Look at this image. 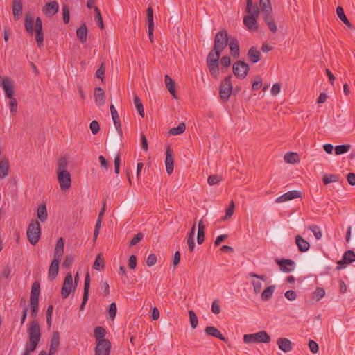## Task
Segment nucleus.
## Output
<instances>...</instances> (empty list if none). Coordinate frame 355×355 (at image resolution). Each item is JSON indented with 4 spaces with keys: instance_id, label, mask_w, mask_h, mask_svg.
<instances>
[{
    "instance_id": "f257e3e1",
    "label": "nucleus",
    "mask_w": 355,
    "mask_h": 355,
    "mask_svg": "<svg viewBox=\"0 0 355 355\" xmlns=\"http://www.w3.org/2000/svg\"><path fill=\"white\" fill-rule=\"evenodd\" d=\"M34 19L30 13L26 14L24 26L26 31L33 35L35 32V40L39 47L43 46L44 34L42 31V21L40 17L35 19V28H33Z\"/></svg>"
},
{
    "instance_id": "f03ea898",
    "label": "nucleus",
    "mask_w": 355,
    "mask_h": 355,
    "mask_svg": "<svg viewBox=\"0 0 355 355\" xmlns=\"http://www.w3.org/2000/svg\"><path fill=\"white\" fill-rule=\"evenodd\" d=\"M222 52L219 50H214V48H213L207 58V64L209 73L215 78H218L220 75L219 60Z\"/></svg>"
},
{
    "instance_id": "7ed1b4c3",
    "label": "nucleus",
    "mask_w": 355,
    "mask_h": 355,
    "mask_svg": "<svg viewBox=\"0 0 355 355\" xmlns=\"http://www.w3.org/2000/svg\"><path fill=\"white\" fill-rule=\"evenodd\" d=\"M41 236V227L37 220H32L28 226L27 238L28 241L35 245Z\"/></svg>"
},
{
    "instance_id": "20e7f679",
    "label": "nucleus",
    "mask_w": 355,
    "mask_h": 355,
    "mask_svg": "<svg viewBox=\"0 0 355 355\" xmlns=\"http://www.w3.org/2000/svg\"><path fill=\"white\" fill-rule=\"evenodd\" d=\"M270 340V336L266 331L245 334L243 336V342L245 343H269Z\"/></svg>"
},
{
    "instance_id": "39448f33",
    "label": "nucleus",
    "mask_w": 355,
    "mask_h": 355,
    "mask_svg": "<svg viewBox=\"0 0 355 355\" xmlns=\"http://www.w3.org/2000/svg\"><path fill=\"white\" fill-rule=\"evenodd\" d=\"M231 79L232 75L225 77L220 85L219 94L223 102L227 101L232 94L233 87Z\"/></svg>"
},
{
    "instance_id": "423d86ee",
    "label": "nucleus",
    "mask_w": 355,
    "mask_h": 355,
    "mask_svg": "<svg viewBox=\"0 0 355 355\" xmlns=\"http://www.w3.org/2000/svg\"><path fill=\"white\" fill-rule=\"evenodd\" d=\"M230 37H229L227 31L226 30H221L218 31L214 37V50H219L223 51L227 46Z\"/></svg>"
},
{
    "instance_id": "0eeeda50",
    "label": "nucleus",
    "mask_w": 355,
    "mask_h": 355,
    "mask_svg": "<svg viewBox=\"0 0 355 355\" xmlns=\"http://www.w3.org/2000/svg\"><path fill=\"white\" fill-rule=\"evenodd\" d=\"M259 15V10L257 6L253 9L252 13L245 16L243 18V24L246 26L248 29L257 31L258 30V24L257 18Z\"/></svg>"
},
{
    "instance_id": "6e6552de",
    "label": "nucleus",
    "mask_w": 355,
    "mask_h": 355,
    "mask_svg": "<svg viewBox=\"0 0 355 355\" xmlns=\"http://www.w3.org/2000/svg\"><path fill=\"white\" fill-rule=\"evenodd\" d=\"M249 65L244 61H236L232 66L233 73L240 79L245 78L249 71Z\"/></svg>"
},
{
    "instance_id": "1a4fd4ad",
    "label": "nucleus",
    "mask_w": 355,
    "mask_h": 355,
    "mask_svg": "<svg viewBox=\"0 0 355 355\" xmlns=\"http://www.w3.org/2000/svg\"><path fill=\"white\" fill-rule=\"evenodd\" d=\"M29 340H40L41 339V330L38 321L36 319L33 320L27 330Z\"/></svg>"
},
{
    "instance_id": "9d476101",
    "label": "nucleus",
    "mask_w": 355,
    "mask_h": 355,
    "mask_svg": "<svg viewBox=\"0 0 355 355\" xmlns=\"http://www.w3.org/2000/svg\"><path fill=\"white\" fill-rule=\"evenodd\" d=\"M71 291H74L73 286V277L71 272H68L64 277L61 290V295L62 298H67Z\"/></svg>"
},
{
    "instance_id": "9b49d317",
    "label": "nucleus",
    "mask_w": 355,
    "mask_h": 355,
    "mask_svg": "<svg viewBox=\"0 0 355 355\" xmlns=\"http://www.w3.org/2000/svg\"><path fill=\"white\" fill-rule=\"evenodd\" d=\"M58 174V180L61 189H68L71 184V174L68 171H59Z\"/></svg>"
},
{
    "instance_id": "f8f14e48",
    "label": "nucleus",
    "mask_w": 355,
    "mask_h": 355,
    "mask_svg": "<svg viewBox=\"0 0 355 355\" xmlns=\"http://www.w3.org/2000/svg\"><path fill=\"white\" fill-rule=\"evenodd\" d=\"M111 348L112 343L109 340L97 343L94 348L95 355H110Z\"/></svg>"
},
{
    "instance_id": "ddd939ff",
    "label": "nucleus",
    "mask_w": 355,
    "mask_h": 355,
    "mask_svg": "<svg viewBox=\"0 0 355 355\" xmlns=\"http://www.w3.org/2000/svg\"><path fill=\"white\" fill-rule=\"evenodd\" d=\"M276 263L279 265V269L282 272H290L294 270L295 262L292 259H275Z\"/></svg>"
},
{
    "instance_id": "4468645a",
    "label": "nucleus",
    "mask_w": 355,
    "mask_h": 355,
    "mask_svg": "<svg viewBox=\"0 0 355 355\" xmlns=\"http://www.w3.org/2000/svg\"><path fill=\"white\" fill-rule=\"evenodd\" d=\"M123 132L116 131V133H112L107 139L108 145L110 148H118L121 145Z\"/></svg>"
},
{
    "instance_id": "2eb2a0df",
    "label": "nucleus",
    "mask_w": 355,
    "mask_h": 355,
    "mask_svg": "<svg viewBox=\"0 0 355 355\" xmlns=\"http://www.w3.org/2000/svg\"><path fill=\"white\" fill-rule=\"evenodd\" d=\"M90 286V276L89 272H87L85 275V284H84V293L83 297L82 303L79 307L80 311H83L85 308L86 303L89 299V290Z\"/></svg>"
},
{
    "instance_id": "dca6fc26",
    "label": "nucleus",
    "mask_w": 355,
    "mask_h": 355,
    "mask_svg": "<svg viewBox=\"0 0 355 355\" xmlns=\"http://www.w3.org/2000/svg\"><path fill=\"white\" fill-rule=\"evenodd\" d=\"M60 346V333L58 331L53 332L49 355H54Z\"/></svg>"
},
{
    "instance_id": "f3484780",
    "label": "nucleus",
    "mask_w": 355,
    "mask_h": 355,
    "mask_svg": "<svg viewBox=\"0 0 355 355\" xmlns=\"http://www.w3.org/2000/svg\"><path fill=\"white\" fill-rule=\"evenodd\" d=\"M301 196V192L297 190L290 191L276 199V202H283L285 201L291 200L300 198Z\"/></svg>"
},
{
    "instance_id": "a211bd4d",
    "label": "nucleus",
    "mask_w": 355,
    "mask_h": 355,
    "mask_svg": "<svg viewBox=\"0 0 355 355\" xmlns=\"http://www.w3.org/2000/svg\"><path fill=\"white\" fill-rule=\"evenodd\" d=\"M172 150L168 146L166 152L165 165L168 174H171L174 168V159L172 155Z\"/></svg>"
},
{
    "instance_id": "6ab92c4d",
    "label": "nucleus",
    "mask_w": 355,
    "mask_h": 355,
    "mask_svg": "<svg viewBox=\"0 0 355 355\" xmlns=\"http://www.w3.org/2000/svg\"><path fill=\"white\" fill-rule=\"evenodd\" d=\"M59 10V5L57 1H51L45 4L43 8V12L47 15L52 17L55 15Z\"/></svg>"
},
{
    "instance_id": "aec40b11",
    "label": "nucleus",
    "mask_w": 355,
    "mask_h": 355,
    "mask_svg": "<svg viewBox=\"0 0 355 355\" xmlns=\"http://www.w3.org/2000/svg\"><path fill=\"white\" fill-rule=\"evenodd\" d=\"M60 259L58 258H53V260L52 261L49 269V278L51 280H53L56 278L58 270H59V263Z\"/></svg>"
},
{
    "instance_id": "412c9836",
    "label": "nucleus",
    "mask_w": 355,
    "mask_h": 355,
    "mask_svg": "<svg viewBox=\"0 0 355 355\" xmlns=\"http://www.w3.org/2000/svg\"><path fill=\"white\" fill-rule=\"evenodd\" d=\"M279 349L284 352H288L293 349V344L291 341L286 338H279L277 340Z\"/></svg>"
},
{
    "instance_id": "4be33fe9",
    "label": "nucleus",
    "mask_w": 355,
    "mask_h": 355,
    "mask_svg": "<svg viewBox=\"0 0 355 355\" xmlns=\"http://www.w3.org/2000/svg\"><path fill=\"white\" fill-rule=\"evenodd\" d=\"M205 332L206 334L217 338L225 343L227 342V339L223 336V335L220 333V331L215 327L209 326L207 327L205 329Z\"/></svg>"
},
{
    "instance_id": "5701e85b",
    "label": "nucleus",
    "mask_w": 355,
    "mask_h": 355,
    "mask_svg": "<svg viewBox=\"0 0 355 355\" xmlns=\"http://www.w3.org/2000/svg\"><path fill=\"white\" fill-rule=\"evenodd\" d=\"M295 240V244L300 252H305L309 250L310 248L309 243L300 235H297Z\"/></svg>"
},
{
    "instance_id": "b1692460",
    "label": "nucleus",
    "mask_w": 355,
    "mask_h": 355,
    "mask_svg": "<svg viewBox=\"0 0 355 355\" xmlns=\"http://www.w3.org/2000/svg\"><path fill=\"white\" fill-rule=\"evenodd\" d=\"M12 8L15 20H18L23 12V3L21 0H14Z\"/></svg>"
},
{
    "instance_id": "393cba45",
    "label": "nucleus",
    "mask_w": 355,
    "mask_h": 355,
    "mask_svg": "<svg viewBox=\"0 0 355 355\" xmlns=\"http://www.w3.org/2000/svg\"><path fill=\"white\" fill-rule=\"evenodd\" d=\"M230 46V53L232 55L234 58H239V44L237 39L235 37H230V40L229 42L228 45Z\"/></svg>"
},
{
    "instance_id": "a878e982",
    "label": "nucleus",
    "mask_w": 355,
    "mask_h": 355,
    "mask_svg": "<svg viewBox=\"0 0 355 355\" xmlns=\"http://www.w3.org/2000/svg\"><path fill=\"white\" fill-rule=\"evenodd\" d=\"M96 103L98 106H102L105 103V94L101 87H96L94 91Z\"/></svg>"
},
{
    "instance_id": "bb28decb",
    "label": "nucleus",
    "mask_w": 355,
    "mask_h": 355,
    "mask_svg": "<svg viewBox=\"0 0 355 355\" xmlns=\"http://www.w3.org/2000/svg\"><path fill=\"white\" fill-rule=\"evenodd\" d=\"M164 79H165L166 87H167L170 94L172 95V96L174 98H177L175 81L167 74L165 75Z\"/></svg>"
},
{
    "instance_id": "cd10ccee",
    "label": "nucleus",
    "mask_w": 355,
    "mask_h": 355,
    "mask_svg": "<svg viewBox=\"0 0 355 355\" xmlns=\"http://www.w3.org/2000/svg\"><path fill=\"white\" fill-rule=\"evenodd\" d=\"M1 85L3 87L6 96L9 98L13 97L14 95V90H13V86L12 85L11 81L8 79L5 78L2 80Z\"/></svg>"
},
{
    "instance_id": "c85d7f7f",
    "label": "nucleus",
    "mask_w": 355,
    "mask_h": 355,
    "mask_svg": "<svg viewBox=\"0 0 355 355\" xmlns=\"http://www.w3.org/2000/svg\"><path fill=\"white\" fill-rule=\"evenodd\" d=\"M247 55L252 63L258 62L261 60V53L254 46L250 48Z\"/></svg>"
},
{
    "instance_id": "c756f323",
    "label": "nucleus",
    "mask_w": 355,
    "mask_h": 355,
    "mask_svg": "<svg viewBox=\"0 0 355 355\" xmlns=\"http://www.w3.org/2000/svg\"><path fill=\"white\" fill-rule=\"evenodd\" d=\"M40 295V284L38 281H35L32 284L31 292V301H39Z\"/></svg>"
},
{
    "instance_id": "7c9ffc66",
    "label": "nucleus",
    "mask_w": 355,
    "mask_h": 355,
    "mask_svg": "<svg viewBox=\"0 0 355 355\" xmlns=\"http://www.w3.org/2000/svg\"><path fill=\"white\" fill-rule=\"evenodd\" d=\"M106 335V330L103 327H96L94 329V337L96 338V343H101L102 341L107 340L108 339L105 338Z\"/></svg>"
},
{
    "instance_id": "2f4dec72",
    "label": "nucleus",
    "mask_w": 355,
    "mask_h": 355,
    "mask_svg": "<svg viewBox=\"0 0 355 355\" xmlns=\"http://www.w3.org/2000/svg\"><path fill=\"white\" fill-rule=\"evenodd\" d=\"M76 35L77 37L82 44L86 42L87 36V28L85 23H83L78 28H77Z\"/></svg>"
},
{
    "instance_id": "473e14b6",
    "label": "nucleus",
    "mask_w": 355,
    "mask_h": 355,
    "mask_svg": "<svg viewBox=\"0 0 355 355\" xmlns=\"http://www.w3.org/2000/svg\"><path fill=\"white\" fill-rule=\"evenodd\" d=\"M9 173V162L6 157L0 160V178H3Z\"/></svg>"
},
{
    "instance_id": "72a5a7b5",
    "label": "nucleus",
    "mask_w": 355,
    "mask_h": 355,
    "mask_svg": "<svg viewBox=\"0 0 355 355\" xmlns=\"http://www.w3.org/2000/svg\"><path fill=\"white\" fill-rule=\"evenodd\" d=\"M64 241L62 238H60L57 243L54 250V257L60 259L62 258L64 252Z\"/></svg>"
},
{
    "instance_id": "f704fd0d",
    "label": "nucleus",
    "mask_w": 355,
    "mask_h": 355,
    "mask_svg": "<svg viewBox=\"0 0 355 355\" xmlns=\"http://www.w3.org/2000/svg\"><path fill=\"white\" fill-rule=\"evenodd\" d=\"M336 13L339 19L350 29L353 28V25L346 17L344 10L341 6H338L336 8Z\"/></svg>"
},
{
    "instance_id": "c9c22d12",
    "label": "nucleus",
    "mask_w": 355,
    "mask_h": 355,
    "mask_svg": "<svg viewBox=\"0 0 355 355\" xmlns=\"http://www.w3.org/2000/svg\"><path fill=\"white\" fill-rule=\"evenodd\" d=\"M37 218L41 222H44L48 217L46 207L44 204H41L37 211Z\"/></svg>"
},
{
    "instance_id": "e433bc0d",
    "label": "nucleus",
    "mask_w": 355,
    "mask_h": 355,
    "mask_svg": "<svg viewBox=\"0 0 355 355\" xmlns=\"http://www.w3.org/2000/svg\"><path fill=\"white\" fill-rule=\"evenodd\" d=\"M275 289V285L269 286L266 288H265L261 295V300L264 302L269 300L272 296Z\"/></svg>"
},
{
    "instance_id": "4c0bfd02",
    "label": "nucleus",
    "mask_w": 355,
    "mask_h": 355,
    "mask_svg": "<svg viewBox=\"0 0 355 355\" xmlns=\"http://www.w3.org/2000/svg\"><path fill=\"white\" fill-rule=\"evenodd\" d=\"M93 268L98 271H101L105 268V260L101 254H98L94 261Z\"/></svg>"
},
{
    "instance_id": "58836bf2",
    "label": "nucleus",
    "mask_w": 355,
    "mask_h": 355,
    "mask_svg": "<svg viewBox=\"0 0 355 355\" xmlns=\"http://www.w3.org/2000/svg\"><path fill=\"white\" fill-rule=\"evenodd\" d=\"M133 101H134L135 106L137 108L139 114L142 118H144L145 113H144L143 103H142L141 99L139 98V96L137 94H135L134 98H133Z\"/></svg>"
},
{
    "instance_id": "ea45409f",
    "label": "nucleus",
    "mask_w": 355,
    "mask_h": 355,
    "mask_svg": "<svg viewBox=\"0 0 355 355\" xmlns=\"http://www.w3.org/2000/svg\"><path fill=\"white\" fill-rule=\"evenodd\" d=\"M343 261L346 264H351L355 261V253L352 250H348L343 255Z\"/></svg>"
},
{
    "instance_id": "a19ab883",
    "label": "nucleus",
    "mask_w": 355,
    "mask_h": 355,
    "mask_svg": "<svg viewBox=\"0 0 355 355\" xmlns=\"http://www.w3.org/2000/svg\"><path fill=\"white\" fill-rule=\"evenodd\" d=\"M284 160L288 164H295L300 162V158L297 153L290 152L285 155Z\"/></svg>"
},
{
    "instance_id": "79ce46f5",
    "label": "nucleus",
    "mask_w": 355,
    "mask_h": 355,
    "mask_svg": "<svg viewBox=\"0 0 355 355\" xmlns=\"http://www.w3.org/2000/svg\"><path fill=\"white\" fill-rule=\"evenodd\" d=\"M339 180V175L337 174H324L322 177V182L324 184L331 182H336Z\"/></svg>"
},
{
    "instance_id": "37998d69",
    "label": "nucleus",
    "mask_w": 355,
    "mask_h": 355,
    "mask_svg": "<svg viewBox=\"0 0 355 355\" xmlns=\"http://www.w3.org/2000/svg\"><path fill=\"white\" fill-rule=\"evenodd\" d=\"M94 10L95 12V16H94L95 21L96 22V24H98V26H99V28L101 29H103L104 24H103V17H102L100 10L97 6H94Z\"/></svg>"
},
{
    "instance_id": "c03bdc74",
    "label": "nucleus",
    "mask_w": 355,
    "mask_h": 355,
    "mask_svg": "<svg viewBox=\"0 0 355 355\" xmlns=\"http://www.w3.org/2000/svg\"><path fill=\"white\" fill-rule=\"evenodd\" d=\"M186 125L184 123H180L178 127H174L170 129L169 134L172 135H178L183 133L185 131Z\"/></svg>"
},
{
    "instance_id": "a18cd8bd",
    "label": "nucleus",
    "mask_w": 355,
    "mask_h": 355,
    "mask_svg": "<svg viewBox=\"0 0 355 355\" xmlns=\"http://www.w3.org/2000/svg\"><path fill=\"white\" fill-rule=\"evenodd\" d=\"M350 148L351 145L349 144L338 145L335 147V154L336 155H340L346 153L350 150Z\"/></svg>"
},
{
    "instance_id": "49530a36",
    "label": "nucleus",
    "mask_w": 355,
    "mask_h": 355,
    "mask_svg": "<svg viewBox=\"0 0 355 355\" xmlns=\"http://www.w3.org/2000/svg\"><path fill=\"white\" fill-rule=\"evenodd\" d=\"M259 6L261 12H272V7L270 0H260Z\"/></svg>"
},
{
    "instance_id": "de8ad7c7",
    "label": "nucleus",
    "mask_w": 355,
    "mask_h": 355,
    "mask_svg": "<svg viewBox=\"0 0 355 355\" xmlns=\"http://www.w3.org/2000/svg\"><path fill=\"white\" fill-rule=\"evenodd\" d=\"M67 158L65 157H61L58 162L57 173L59 171H67Z\"/></svg>"
},
{
    "instance_id": "09e8293b",
    "label": "nucleus",
    "mask_w": 355,
    "mask_h": 355,
    "mask_svg": "<svg viewBox=\"0 0 355 355\" xmlns=\"http://www.w3.org/2000/svg\"><path fill=\"white\" fill-rule=\"evenodd\" d=\"M189 322L191 324V326L193 329H195L197 327L198 324V320L196 314L193 310L189 311Z\"/></svg>"
},
{
    "instance_id": "8fccbe9b",
    "label": "nucleus",
    "mask_w": 355,
    "mask_h": 355,
    "mask_svg": "<svg viewBox=\"0 0 355 355\" xmlns=\"http://www.w3.org/2000/svg\"><path fill=\"white\" fill-rule=\"evenodd\" d=\"M105 72V64L104 62H102L99 68L96 71V76L98 78L101 79L102 83L104 82Z\"/></svg>"
},
{
    "instance_id": "3c124183",
    "label": "nucleus",
    "mask_w": 355,
    "mask_h": 355,
    "mask_svg": "<svg viewBox=\"0 0 355 355\" xmlns=\"http://www.w3.org/2000/svg\"><path fill=\"white\" fill-rule=\"evenodd\" d=\"M223 180L221 175H211L207 179L208 184L211 186L218 184Z\"/></svg>"
},
{
    "instance_id": "603ef678",
    "label": "nucleus",
    "mask_w": 355,
    "mask_h": 355,
    "mask_svg": "<svg viewBox=\"0 0 355 355\" xmlns=\"http://www.w3.org/2000/svg\"><path fill=\"white\" fill-rule=\"evenodd\" d=\"M146 18L148 26H154L153 21V10L151 6L148 7L146 10Z\"/></svg>"
},
{
    "instance_id": "864d4df0",
    "label": "nucleus",
    "mask_w": 355,
    "mask_h": 355,
    "mask_svg": "<svg viewBox=\"0 0 355 355\" xmlns=\"http://www.w3.org/2000/svg\"><path fill=\"white\" fill-rule=\"evenodd\" d=\"M39 311V301H31V315L36 318Z\"/></svg>"
},
{
    "instance_id": "5fc2aeb1",
    "label": "nucleus",
    "mask_w": 355,
    "mask_h": 355,
    "mask_svg": "<svg viewBox=\"0 0 355 355\" xmlns=\"http://www.w3.org/2000/svg\"><path fill=\"white\" fill-rule=\"evenodd\" d=\"M62 15L63 21L64 24H67L69 22L70 19V11L69 7L67 4L62 6Z\"/></svg>"
},
{
    "instance_id": "6e6d98bb",
    "label": "nucleus",
    "mask_w": 355,
    "mask_h": 355,
    "mask_svg": "<svg viewBox=\"0 0 355 355\" xmlns=\"http://www.w3.org/2000/svg\"><path fill=\"white\" fill-rule=\"evenodd\" d=\"M325 290L323 288L317 287L313 293V298H315L316 301H319L325 295Z\"/></svg>"
},
{
    "instance_id": "4d7b16f0",
    "label": "nucleus",
    "mask_w": 355,
    "mask_h": 355,
    "mask_svg": "<svg viewBox=\"0 0 355 355\" xmlns=\"http://www.w3.org/2000/svg\"><path fill=\"white\" fill-rule=\"evenodd\" d=\"M309 230H310L313 234H314L315 237L317 239H320L322 237V232L320 231V227L318 225H313L311 226H309L308 227Z\"/></svg>"
},
{
    "instance_id": "13d9d810",
    "label": "nucleus",
    "mask_w": 355,
    "mask_h": 355,
    "mask_svg": "<svg viewBox=\"0 0 355 355\" xmlns=\"http://www.w3.org/2000/svg\"><path fill=\"white\" fill-rule=\"evenodd\" d=\"M117 312L116 304L115 302H112L110 304L108 309L109 316L112 320H114L116 317Z\"/></svg>"
},
{
    "instance_id": "bf43d9fd",
    "label": "nucleus",
    "mask_w": 355,
    "mask_h": 355,
    "mask_svg": "<svg viewBox=\"0 0 355 355\" xmlns=\"http://www.w3.org/2000/svg\"><path fill=\"white\" fill-rule=\"evenodd\" d=\"M234 202L232 200L230 202V207L226 209V213L225 216L223 217V220H226L227 218H230L234 213Z\"/></svg>"
},
{
    "instance_id": "052dcab7",
    "label": "nucleus",
    "mask_w": 355,
    "mask_h": 355,
    "mask_svg": "<svg viewBox=\"0 0 355 355\" xmlns=\"http://www.w3.org/2000/svg\"><path fill=\"white\" fill-rule=\"evenodd\" d=\"M144 238V234L141 232H139L130 241L129 245L133 246L137 244L139 242H140Z\"/></svg>"
},
{
    "instance_id": "680f3d73",
    "label": "nucleus",
    "mask_w": 355,
    "mask_h": 355,
    "mask_svg": "<svg viewBox=\"0 0 355 355\" xmlns=\"http://www.w3.org/2000/svg\"><path fill=\"white\" fill-rule=\"evenodd\" d=\"M90 130L92 134L96 135L99 132L100 125L97 121H92L89 125Z\"/></svg>"
},
{
    "instance_id": "e2e57ef3",
    "label": "nucleus",
    "mask_w": 355,
    "mask_h": 355,
    "mask_svg": "<svg viewBox=\"0 0 355 355\" xmlns=\"http://www.w3.org/2000/svg\"><path fill=\"white\" fill-rule=\"evenodd\" d=\"M137 264V257L134 254L130 255L129 257V260H128L129 268L131 270H134L136 268Z\"/></svg>"
},
{
    "instance_id": "0e129e2a",
    "label": "nucleus",
    "mask_w": 355,
    "mask_h": 355,
    "mask_svg": "<svg viewBox=\"0 0 355 355\" xmlns=\"http://www.w3.org/2000/svg\"><path fill=\"white\" fill-rule=\"evenodd\" d=\"M157 262V257L155 254H150L147 257L146 264L148 266H153Z\"/></svg>"
},
{
    "instance_id": "69168bd1",
    "label": "nucleus",
    "mask_w": 355,
    "mask_h": 355,
    "mask_svg": "<svg viewBox=\"0 0 355 355\" xmlns=\"http://www.w3.org/2000/svg\"><path fill=\"white\" fill-rule=\"evenodd\" d=\"M220 62L223 67H228L231 64V58L228 55L223 56Z\"/></svg>"
},
{
    "instance_id": "338daca9",
    "label": "nucleus",
    "mask_w": 355,
    "mask_h": 355,
    "mask_svg": "<svg viewBox=\"0 0 355 355\" xmlns=\"http://www.w3.org/2000/svg\"><path fill=\"white\" fill-rule=\"evenodd\" d=\"M73 260L74 259L73 255H67L63 262V266L65 268L70 267L72 265Z\"/></svg>"
},
{
    "instance_id": "774afa93",
    "label": "nucleus",
    "mask_w": 355,
    "mask_h": 355,
    "mask_svg": "<svg viewBox=\"0 0 355 355\" xmlns=\"http://www.w3.org/2000/svg\"><path fill=\"white\" fill-rule=\"evenodd\" d=\"M309 347L310 351L314 354L317 353L319 350V346L318 343L312 340L309 343Z\"/></svg>"
}]
</instances>
